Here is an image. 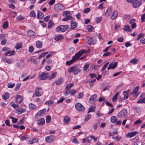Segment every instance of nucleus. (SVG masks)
<instances>
[{
	"label": "nucleus",
	"mask_w": 145,
	"mask_h": 145,
	"mask_svg": "<svg viewBox=\"0 0 145 145\" xmlns=\"http://www.w3.org/2000/svg\"><path fill=\"white\" fill-rule=\"evenodd\" d=\"M63 37L62 35H59L58 36H56L55 37V40L56 41H58L60 40L61 39H63Z\"/></svg>",
	"instance_id": "37998d69"
},
{
	"label": "nucleus",
	"mask_w": 145,
	"mask_h": 145,
	"mask_svg": "<svg viewBox=\"0 0 145 145\" xmlns=\"http://www.w3.org/2000/svg\"><path fill=\"white\" fill-rule=\"evenodd\" d=\"M72 17L70 15V14H69L65 15V17L63 18L62 20L64 21H65L67 20H71L72 18Z\"/></svg>",
	"instance_id": "412c9836"
},
{
	"label": "nucleus",
	"mask_w": 145,
	"mask_h": 145,
	"mask_svg": "<svg viewBox=\"0 0 145 145\" xmlns=\"http://www.w3.org/2000/svg\"><path fill=\"white\" fill-rule=\"evenodd\" d=\"M87 42L90 44H94L95 43V42L93 39L90 37H88L87 38Z\"/></svg>",
	"instance_id": "4468645a"
},
{
	"label": "nucleus",
	"mask_w": 145,
	"mask_h": 145,
	"mask_svg": "<svg viewBox=\"0 0 145 145\" xmlns=\"http://www.w3.org/2000/svg\"><path fill=\"white\" fill-rule=\"evenodd\" d=\"M49 76L48 73L42 72L41 74L39 75V77L40 80H43L46 79Z\"/></svg>",
	"instance_id": "6e6552de"
},
{
	"label": "nucleus",
	"mask_w": 145,
	"mask_h": 145,
	"mask_svg": "<svg viewBox=\"0 0 145 145\" xmlns=\"http://www.w3.org/2000/svg\"><path fill=\"white\" fill-rule=\"evenodd\" d=\"M145 14H142L141 17V20L142 22L145 21Z\"/></svg>",
	"instance_id": "774afa93"
},
{
	"label": "nucleus",
	"mask_w": 145,
	"mask_h": 145,
	"mask_svg": "<svg viewBox=\"0 0 145 145\" xmlns=\"http://www.w3.org/2000/svg\"><path fill=\"white\" fill-rule=\"evenodd\" d=\"M109 63V62H108L106 63L103 66V67L102 68L101 71H104L106 68L107 67Z\"/></svg>",
	"instance_id": "0e129e2a"
},
{
	"label": "nucleus",
	"mask_w": 145,
	"mask_h": 145,
	"mask_svg": "<svg viewBox=\"0 0 145 145\" xmlns=\"http://www.w3.org/2000/svg\"><path fill=\"white\" fill-rule=\"evenodd\" d=\"M127 110L125 108H123L118 113V117L120 118H123L127 116Z\"/></svg>",
	"instance_id": "7ed1b4c3"
},
{
	"label": "nucleus",
	"mask_w": 145,
	"mask_h": 145,
	"mask_svg": "<svg viewBox=\"0 0 145 145\" xmlns=\"http://www.w3.org/2000/svg\"><path fill=\"white\" fill-rule=\"evenodd\" d=\"M81 71V70L77 68L74 71V74L76 75L79 72Z\"/></svg>",
	"instance_id": "3c124183"
},
{
	"label": "nucleus",
	"mask_w": 145,
	"mask_h": 145,
	"mask_svg": "<svg viewBox=\"0 0 145 145\" xmlns=\"http://www.w3.org/2000/svg\"><path fill=\"white\" fill-rule=\"evenodd\" d=\"M123 29L125 31L130 32L131 31V28L128 25H125L124 28H123Z\"/></svg>",
	"instance_id": "4be33fe9"
},
{
	"label": "nucleus",
	"mask_w": 145,
	"mask_h": 145,
	"mask_svg": "<svg viewBox=\"0 0 145 145\" xmlns=\"http://www.w3.org/2000/svg\"><path fill=\"white\" fill-rule=\"evenodd\" d=\"M22 47V42H19L16 44V48L17 50H20Z\"/></svg>",
	"instance_id": "7c9ffc66"
},
{
	"label": "nucleus",
	"mask_w": 145,
	"mask_h": 145,
	"mask_svg": "<svg viewBox=\"0 0 145 145\" xmlns=\"http://www.w3.org/2000/svg\"><path fill=\"white\" fill-rule=\"evenodd\" d=\"M46 111V109L45 108H44L38 111L35 114V117L36 118H37L38 116L41 117L44 114Z\"/></svg>",
	"instance_id": "20e7f679"
},
{
	"label": "nucleus",
	"mask_w": 145,
	"mask_h": 145,
	"mask_svg": "<svg viewBox=\"0 0 145 145\" xmlns=\"http://www.w3.org/2000/svg\"><path fill=\"white\" fill-rule=\"evenodd\" d=\"M37 18L39 19H41L43 18L44 17V15L42 12L39 10H38L37 11Z\"/></svg>",
	"instance_id": "f3484780"
},
{
	"label": "nucleus",
	"mask_w": 145,
	"mask_h": 145,
	"mask_svg": "<svg viewBox=\"0 0 145 145\" xmlns=\"http://www.w3.org/2000/svg\"><path fill=\"white\" fill-rule=\"evenodd\" d=\"M138 132L137 131H134L132 132L128 133L126 135L127 137L131 138L135 136L138 134Z\"/></svg>",
	"instance_id": "ddd939ff"
},
{
	"label": "nucleus",
	"mask_w": 145,
	"mask_h": 145,
	"mask_svg": "<svg viewBox=\"0 0 145 145\" xmlns=\"http://www.w3.org/2000/svg\"><path fill=\"white\" fill-rule=\"evenodd\" d=\"M74 85V83H69L66 86L65 89H69L70 88L72 87Z\"/></svg>",
	"instance_id": "e433bc0d"
},
{
	"label": "nucleus",
	"mask_w": 145,
	"mask_h": 145,
	"mask_svg": "<svg viewBox=\"0 0 145 145\" xmlns=\"http://www.w3.org/2000/svg\"><path fill=\"white\" fill-rule=\"evenodd\" d=\"M69 27L67 25H61L57 27L56 29V31L57 32L61 31L62 32H64L67 30Z\"/></svg>",
	"instance_id": "f03ea898"
},
{
	"label": "nucleus",
	"mask_w": 145,
	"mask_h": 145,
	"mask_svg": "<svg viewBox=\"0 0 145 145\" xmlns=\"http://www.w3.org/2000/svg\"><path fill=\"white\" fill-rule=\"evenodd\" d=\"M21 85V83H18L17 84L15 87V91H17L20 88Z\"/></svg>",
	"instance_id": "6e6d98bb"
},
{
	"label": "nucleus",
	"mask_w": 145,
	"mask_h": 145,
	"mask_svg": "<svg viewBox=\"0 0 145 145\" xmlns=\"http://www.w3.org/2000/svg\"><path fill=\"white\" fill-rule=\"evenodd\" d=\"M30 16L32 17H34L35 16V12L33 10L31 11L30 13Z\"/></svg>",
	"instance_id": "338daca9"
},
{
	"label": "nucleus",
	"mask_w": 145,
	"mask_h": 145,
	"mask_svg": "<svg viewBox=\"0 0 145 145\" xmlns=\"http://www.w3.org/2000/svg\"><path fill=\"white\" fill-rule=\"evenodd\" d=\"M15 52L14 50H13L11 51H9L8 52H7V53H5L4 54V55L5 56H6L8 55H9V56H10L12 55H14L15 54Z\"/></svg>",
	"instance_id": "b1692460"
},
{
	"label": "nucleus",
	"mask_w": 145,
	"mask_h": 145,
	"mask_svg": "<svg viewBox=\"0 0 145 145\" xmlns=\"http://www.w3.org/2000/svg\"><path fill=\"white\" fill-rule=\"evenodd\" d=\"M63 82V80L62 78H60L57 80L55 81L56 84L57 85H59L61 84Z\"/></svg>",
	"instance_id": "6ab92c4d"
},
{
	"label": "nucleus",
	"mask_w": 145,
	"mask_h": 145,
	"mask_svg": "<svg viewBox=\"0 0 145 145\" xmlns=\"http://www.w3.org/2000/svg\"><path fill=\"white\" fill-rule=\"evenodd\" d=\"M132 3L133 7L135 8H137L140 5L139 2L138 0H134Z\"/></svg>",
	"instance_id": "2eb2a0df"
},
{
	"label": "nucleus",
	"mask_w": 145,
	"mask_h": 145,
	"mask_svg": "<svg viewBox=\"0 0 145 145\" xmlns=\"http://www.w3.org/2000/svg\"><path fill=\"white\" fill-rule=\"evenodd\" d=\"M29 109L31 110H33L35 109L37 107L36 106L31 103H30L29 104Z\"/></svg>",
	"instance_id": "c85d7f7f"
},
{
	"label": "nucleus",
	"mask_w": 145,
	"mask_h": 145,
	"mask_svg": "<svg viewBox=\"0 0 145 145\" xmlns=\"http://www.w3.org/2000/svg\"><path fill=\"white\" fill-rule=\"evenodd\" d=\"M9 118L12 120V122L13 123H15L17 121V119L16 118L11 116H10Z\"/></svg>",
	"instance_id": "58836bf2"
},
{
	"label": "nucleus",
	"mask_w": 145,
	"mask_h": 145,
	"mask_svg": "<svg viewBox=\"0 0 145 145\" xmlns=\"http://www.w3.org/2000/svg\"><path fill=\"white\" fill-rule=\"evenodd\" d=\"M87 29L90 32L93 30V27L91 25H89L87 27Z\"/></svg>",
	"instance_id": "79ce46f5"
},
{
	"label": "nucleus",
	"mask_w": 145,
	"mask_h": 145,
	"mask_svg": "<svg viewBox=\"0 0 145 145\" xmlns=\"http://www.w3.org/2000/svg\"><path fill=\"white\" fill-rule=\"evenodd\" d=\"M84 96V94L83 93H80L78 94L77 98L78 99H80L83 97Z\"/></svg>",
	"instance_id": "bf43d9fd"
},
{
	"label": "nucleus",
	"mask_w": 145,
	"mask_h": 145,
	"mask_svg": "<svg viewBox=\"0 0 145 145\" xmlns=\"http://www.w3.org/2000/svg\"><path fill=\"white\" fill-rule=\"evenodd\" d=\"M118 65L117 62H113L111 63L109 65L107 68V69L109 70L110 69H114L117 67Z\"/></svg>",
	"instance_id": "0eeeda50"
},
{
	"label": "nucleus",
	"mask_w": 145,
	"mask_h": 145,
	"mask_svg": "<svg viewBox=\"0 0 145 145\" xmlns=\"http://www.w3.org/2000/svg\"><path fill=\"white\" fill-rule=\"evenodd\" d=\"M145 103V97L143 98L142 99H139L137 102V103Z\"/></svg>",
	"instance_id": "5fc2aeb1"
},
{
	"label": "nucleus",
	"mask_w": 145,
	"mask_h": 145,
	"mask_svg": "<svg viewBox=\"0 0 145 145\" xmlns=\"http://www.w3.org/2000/svg\"><path fill=\"white\" fill-rule=\"evenodd\" d=\"M54 22L53 21L50 20L48 22V29H50L53 26Z\"/></svg>",
	"instance_id": "473e14b6"
},
{
	"label": "nucleus",
	"mask_w": 145,
	"mask_h": 145,
	"mask_svg": "<svg viewBox=\"0 0 145 145\" xmlns=\"http://www.w3.org/2000/svg\"><path fill=\"white\" fill-rule=\"evenodd\" d=\"M118 14V13L116 11H114L112 13V16H111V18L112 20L114 19L117 17Z\"/></svg>",
	"instance_id": "bb28decb"
},
{
	"label": "nucleus",
	"mask_w": 145,
	"mask_h": 145,
	"mask_svg": "<svg viewBox=\"0 0 145 145\" xmlns=\"http://www.w3.org/2000/svg\"><path fill=\"white\" fill-rule=\"evenodd\" d=\"M25 109L24 108H20L18 109L17 111V113L19 114H20L25 111Z\"/></svg>",
	"instance_id": "c9c22d12"
},
{
	"label": "nucleus",
	"mask_w": 145,
	"mask_h": 145,
	"mask_svg": "<svg viewBox=\"0 0 145 145\" xmlns=\"http://www.w3.org/2000/svg\"><path fill=\"white\" fill-rule=\"evenodd\" d=\"M40 90H42V89L40 88H37L35 90V96H40L41 95L40 94Z\"/></svg>",
	"instance_id": "a211bd4d"
},
{
	"label": "nucleus",
	"mask_w": 145,
	"mask_h": 145,
	"mask_svg": "<svg viewBox=\"0 0 145 145\" xmlns=\"http://www.w3.org/2000/svg\"><path fill=\"white\" fill-rule=\"evenodd\" d=\"M45 123V120L43 118H41V119L37 121V123L39 125H42Z\"/></svg>",
	"instance_id": "aec40b11"
},
{
	"label": "nucleus",
	"mask_w": 145,
	"mask_h": 145,
	"mask_svg": "<svg viewBox=\"0 0 145 145\" xmlns=\"http://www.w3.org/2000/svg\"><path fill=\"white\" fill-rule=\"evenodd\" d=\"M26 73H24L22 74L21 76V77L22 78H24V79L23 80V81H25L27 80L29 78V77L30 76V75H29L27 76L25 78L26 76Z\"/></svg>",
	"instance_id": "393cba45"
},
{
	"label": "nucleus",
	"mask_w": 145,
	"mask_h": 145,
	"mask_svg": "<svg viewBox=\"0 0 145 145\" xmlns=\"http://www.w3.org/2000/svg\"><path fill=\"white\" fill-rule=\"evenodd\" d=\"M138 59L133 58L130 61V63H133L134 64H137L138 63Z\"/></svg>",
	"instance_id": "49530a36"
},
{
	"label": "nucleus",
	"mask_w": 145,
	"mask_h": 145,
	"mask_svg": "<svg viewBox=\"0 0 145 145\" xmlns=\"http://www.w3.org/2000/svg\"><path fill=\"white\" fill-rule=\"evenodd\" d=\"M54 103V101H53L48 100L45 102V104L46 105H48L51 106Z\"/></svg>",
	"instance_id": "f704fd0d"
},
{
	"label": "nucleus",
	"mask_w": 145,
	"mask_h": 145,
	"mask_svg": "<svg viewBox=\"0 0 145 145\" xmlns=\"http://www.w3.org/2000/svg\"><path fill=\"white\" fill-rule=\"evenodd\" d=\"M138 37L136 39V40H138L141 38L143 37L144 36V34L140 33L138 35Z\"/></svg>",
	"instance_id": "13d9d810"
},
{
	"label": "nucleus",
	"mask_w": 145,
	"mask_h": 145,
	"mask_svg": "<svg viewBox=\"0 0 145 145\" xmlns=\"http://www.w3.org/2000/svg\"><path fill=\"white\" fill-rule=\"evenodd\" d=\"M70 118L68 116H66L64 118V123L66 124L70 122Z\"/></svg>",
	"instance_id": "2f4dec72"
},
{
	"label": "nucleus",
	"mask_w": 145,
	"mask_h": 145,
	"mask_svg": "<svg viewBox=\"0 0 145 145\" xmlns=\"http://www.w3.org/2000/svg\"><path fill=\"white\" fill-rule=\"evenodd\" d=\"M123 94L124 95V99H126L128 98L129 94L128 93H126V92L123 91Z\"/></svg>",
	"instance_id": "603ef678"
},
{
	"label": "nucleus",
	"mask_w": 145,
	"mask_h": 145,
	"mask_svg": "<svg viewBox=\"0 0 145 145\" xmlns=\"http://www.w3.org/2000/svg\"><path fill=\"white\" fill-rule=\"evenodd\" d=\"M9 96V94L8 92H6L4 95H3L2 96V98L3 99L6 100L8 99Z\"/></svg>",
	"instance_id": "c756f323"
},
{
	"label": "nucleus",
	"mask_w": 145,
	"mask_h": 145,
	"mask_svg": "<svg viewBox=\"0 0 145 145\" xmlns=\"http://www.w3.org/2000/svg\"><path fill=\"white\" fill-rule=\"evenodd\" d=\"M112 139H114L117 141H119L121 139V137L119 135H118L116 137H113L112 138Z\"/></svg>",
	"instance_id": "09e8293b"
},
{
	"label": "nucleus",
	"mask_w": 145,
	"mask_h": 145,
	"mask_svg": "<svg viewBox=\"0 0 145 145\" xmlns=\"http://www.w3.org/2000/svg\"><path fill=\"white\" fill-rule=\"evenodd\" d=\"M91 117V115L90 114H88V115L86 117L84 121L85 122L89 120Z\"/></svg>",
	"instance_id": "de8ad7c7"
},
{
	"label": "nucleus",
	"mask_w": 145,
	"mask_h": 145,
	"mask_svg": "<svg viewBox=\"0 0 145 145\" xmlns=\"http://www.w3.org/2000/svg\"><path fill=\"white\" fill-rule=\"evenodd\" d=\"M89 66V64L88 63H86L83 68V69L84 71H86L88 68Z\"/></svg>",
	"instance_id": "a19ab883"
},
{
	"label": "nucleus",
	"mask_w": 145,
	"mask_h": 145,
	"mask_svg": "<svg viewBox=\"0 0 145 145\" xmlns=\"http://www.w3.org/2000/svg\"><path fill=\"white\" fill-rule=\"evenodd\" d=\"M130 15L129 14H125L123 15V17L125 20H128L129 19Z\"/></svg>",
	"instance_id": "680f3d73"
},
{
	"label": "nucleus",
	"mask_w": 145,
	"mask_h": 145,
	"mask_svg": "<svg viewBox=\"0 0 145 145\" xmlns=\"http://www.w3.org/2000/svg\"><path fill=\"white\" fill-rule=\"evenodd\" d=\"M25 19L24 17L22 15H20L17 17L16 19L17 20L22 21L24 20Z\"/></svg>",
	"instance_id": "ea45409f"
},
{
	"label": "nucleus",
	"mask_w": 145,
	"mask_h": 145,
	"mask_svg": "<svg viewBox=\"0 0 145 145\" xmlns=\"http://www.w3.org/2000/svg\"><path fill=\"white\" fill-rule=\"evenodd\" d=\"M117 120L116 117L114 116H112L111 118V121L112 123H115L116 122Z\"/></svg>",
	"instance_id": "4c0bfd02"
},
{
	"label": "nucleus",
	"mask_w": 145,
	"mask_h": 145,
	"mask_svg": "<svg viewBox=\"0 0 145 145\" xmlns=\"http://www.w3.org/2000/svg\"><path fill=\"white\" fill-rule=\"evenodd\" d=\"M112 9L110 8H108L105 13V15L106 16H109L112 13Z\"/></svg>",
	"instance_id": "a878e982"
},
{
	"label": "nucleus",
	"mask_w": 145,
	"mask_h": 145,
	"mask_svg": "<svg viewBox=\"0 0 145 145\" xmlns=\"http://www.w3.org/2000/svg\"><path fill=\"white\" fill-rule=\"evenodd\" d=\"M97 95L96 94H94L91 95L90 97L89 100V103L90 104H93L96 101V99Z\"/></svg>",
	"instance_id": "9d476101"
},
{
	"label": "nucleus",
	"mask_w": 145,
	"mask_h": 145,
	"mask_svg": "<svg viewBox=\"0 0 145 145\" xmlns=\"http://www.w3.org/2000/svg\"><path fill=\"white\" fill-rule=\"evenodd\" d=\"M76 109L78 111H82L84 110V107L79 103H77L75 105Z\"/></svg>",
	"instance_id": "39448f33"
},
{
	"label": "nucleus",
	"mask_w": 145,
	"mask_h": 145,
	"mask_svg": "<svg viewBox=\"0 0 145 145\" xmlns=\"http://www.w3.org/2000/svg\"><path fill=\"white\" fill-rule=\"evenodd\" d=\"M86 51V50L82 49L78 52L72 57V59L69 61L66 62V65H70L75 61H76Z\"/></svg>",
	"instance_id": "f257e3e1"
},
{
	"label": "nucleus",
	"mask_w": 145,
	"mask_h": 145,
	"mask_svg": "<svg viewBox=\"0 0 145 145\" xmlns=\"http://www.w3.org/2000/svg\"><path fill=\"white\" fill-rule=\"evenodd\" d=\"M36 47L37 48H41L42 46V42L39 40H38L36 42Z\"/></svg>",
	"instance_id": "5701e85b"
},
{
	"label": "nucleus",
	"mask_w": 145,
	"mask_h": 145,
	"mask_svg": "<svg viewBox=\"0 0 145 145\" xmlns=\"http://www.w3.org/2000/svg\"><path fill=\"white\" fill-rule=\"evenodd\" d=\"M27 34L29 36L33 38L35 37V33L32 30H30L27 31Z\"/></svg>",
	"instance_id": "dca6fc26"
},
{
	"label": "nucleus",
	"mask_w": 145,
	"mask_h": 145,
	"mask_svg": "<svg viewBox=\"0 0 145 145\" xmlns=\"http://www.w3.org/2000/svg\"><path fill=\"white\" fill-rule=\"evenodd\" d=\"M8 26V24L7 22H5L3 25V29H5L7 28Z\"/></svg>",
	"instance_id": "4d7b16f0"
},
{
	"label": "nucleus",
	"mask_w": 145,
	"mask_h": 145,
	"mask_svg": "<svg viewBox=\"0 0 145 145\" xmlns=\"http://www.w3.org/2000/svg\"><path fill=\"white\" fill-rule=\"evenodd\" d=\"M140 142V140L139 139H137L135 140L134 142V145H138Z\"/></svg>",
	"instance_id": "864d4df0"
},
{
	"label": "nucleus",
	"mask_w": 145,
	"mask_h": 145,
	"mask_svg": "<svg viewBox=\"0 0 145 145\" xmlns=\"http://www.w3.org/2000/svg\"><path fill=\"white\" fill-rule=\"evenodd\" d=\"M139 87L138 86H137L135 88L133 89V93L135 94L136 97H137L138 96V94H137V92H138Z\"/></svg>",
	"instance_id": "cd10ccee"
},
{
	"label": "nucleus",
	"mask_w": 145,
	"mask_h": 145,
	"mask_svg": "<svg viewBox=\"0 0 145 145\" xmlns=\"http://www.w3.org/2000/svg\"><path fill=\"white\" fill-rule=\"evenodd\" d=\"M55 139V137L52 135L47 136L45 138L46 142L47 143L52 142L54 141Z\"/></svg>",
	"instance_id": "423d86ee"
},
{
	"label": "nucleus",
	"mask_w": 145,
	"mask_h": 145,
	"mask_svg": "<svg viewBox=\"0 0 145 145\" xmlns=\"http://www.w3.org/2000/svg\"><path fill=\"white\" fill-rule=\"evenodd\" d=\"M76 27V22H72L71 24V29H74Z\"/></svg>",
	"instance_id": "72a5a7b5"
},
{
	"label": "nucleus",
	"mask_w": 145,
	"mask_h": 145,
	"mask_svg": "<svg viewBox=\"0 0 145 145\" xmlns=\"http://www.w3.org/2000/svg\"><path fill=\"white\" fill-rule=\"evenodd\" d=\"M96 22L97 23H100L102 20V17H97L96 18Z\"/></svg>",
	"instance_id": "052dcab7"
},
{
	"label": "nucleus",
	"mask_w": 145,
	"mask_h": 145,
	"mask_svg": "<svg viewBox=\"0 0 145 145\" xmlns=\"http://www.w3.org/2000/svg\"><path fill=\"white\" fill-rule=\"evenodd\" d=\"M23 100V97L20 95H16L15 101L17 103H21Z\"/></svg>",
	"instance_id": "f8f14e48"
},
{
	"label": "nucleus",
	"mask_w": 145,
	"mask_h": 145,
	"mask_svg": "<svg viewBox=\"0 0 145 145\" xmlns=\"http://www.w3.org/2000/svg\"><path fill=\"white\" fill-rule=\"evenodd\" d=\"M133 109L135 111V115L137 116H139L141 114V111L140 108L137 106H134Z\"/></svg>",
	"instance_id": "9b49d317"
},
{
	"label": "nucleus",
	"mask_w": 145,
	"mask_h": 145,
	"mask_svg": "<svg viewBox=\"0 0 145 145\" xmlns=\"http://www.w3.org/2000/svg\"><path fill=\"white\" fill-rule=\"evenodd\" d=\"M142 122V121L140 120V119L136 121L134 123V124L139 125Z\"/></svg>",
	"instance_id": "69168bd1"
},
{
	"label": "nucleus",
	"mask_w": 145,
	"mask_h": 145,
	"mask_svg": "<svg viewBox=\"0 0 145 145\" xmlns=\"http://www.w3.org/2000/svg\"><path fill=\"white\" fill-rule=\"evenodd\" d=\"M95 106H91L89 108L88 113L90 112H94L95 109Z\"/></svg>",
	"instance_id": "8fccbe9b"
},
{
	"label": "nucleus",
	"mask_w": 145,
	"mask_h": 145,
	"mask_svg": "<svg viewBox=\"0 0 145 145\" xmlns=\"http://www.w3.org/2000/svg\"><path fill=\"white\" fill-rule=\"evenodd\" d=\"M15 84L14 83L11 84L8 83V84L7 87L8 88H13L15 86Z\"/></svg>",
	"instance_id": "e2e57ef3"
},
{
	"label": "nucleus",
	"mask_w": 145,
	"mask_h": 145,
	"mask_svg": "<svg viewBox=\"0 0 145 145\" xmlns=\"http://www.w3.org/2000/svg\"><path fill=\"white\" fill-rule=\"evenodd\" d=\"M57 74V72H55L54 73H53L52 75L49 77V79H52L54 78L56 76Z\"/></svg>",
	"instance_id": "c03bdc74"
},
{
	"label": "nucleus",
	"mask_w": 145,
	"mask_h": 145,
	"mask_svg": "<svg viewBox=\"0 0 145 145\" xmlns=\"http://www.w3.org/2000/svg\"><path fill=\"white\" fill-rule=\"evenodd\" d=\"M55 9L57 11L61 10L64 9V6L61 4H57L55 5Z\"/></svg>",
	"instance_id": "1a4fd4ad"
},
{
	"label": "nucleus",
	"mask_w": 145,
	"mask_h": 145,
	"mask_svg": "<svg viewBox=\"0 0 145 145\" xmlns=\"http://www.w3.org/2000/svg\"><path fill=\"white\" fill-rule=\"evenodd\" d=\"M51 117L50 115H48L46 117V122L47 123H49L51 121Z\"/></svg>",
	"instance_id": "a18cd8bd"
}]
</instances>
